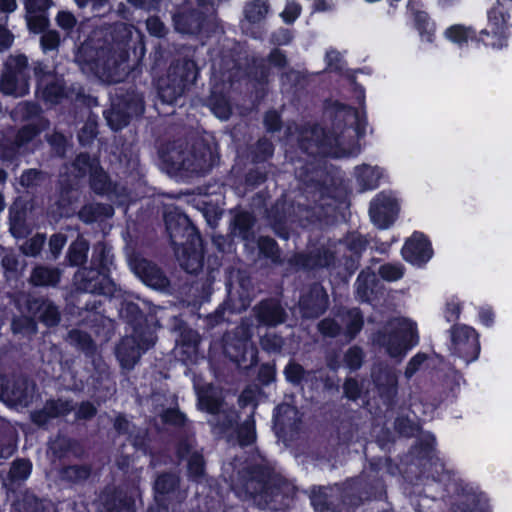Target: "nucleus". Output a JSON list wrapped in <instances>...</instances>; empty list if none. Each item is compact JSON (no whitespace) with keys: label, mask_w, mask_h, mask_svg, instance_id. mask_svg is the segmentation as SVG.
Segmentation results:
<instances>
[{"label":"nucleus","mask_w":512,"mask_h":512,"mask_svg":"<svg viewBox=\"0 0 512 512\" xmlns=\"http://www.w3.org/2000/svg\"><path fill=\"white\" fill-rule=\"evenodd\" d=\"M173 329L179 332L176 339L177 345L185 348L187 351H197L201 337L196 330L189 327L180 317H174Z\"/></svg>","instance_id":"obj_36"},{"label":"nucleus","mask_w":512,"mask_h":512,"mask_svg":"<svg viewBox=\"0 0 512 512\" xmlns=\"http://www.w3.org/2000/svg\"><path fill=\"white\" fill-rule=\"evenodd\" d=\"M434 255L429 237L421 231H414L401 248V256L407 263L418 268L424 267Z\"/></svg>","instance_id":"obj_21"},{"label":"nucleus","mask_w":512,"mask_h":512,"mask_svg":"<svg viewBox=\"0 0 512 512\" xmlns=\"http://www.w3.org/2000/svg\"><path fill=\"white\" fill-rule=\"evenodd\" d=\"M18 433L16 428L0 416V459H7L17 449Z\"/></svg>","instance_id":"obj_37"},{"label":"nucleus","mask_w":512,"mask_h":512,"mask_svg":"<svg viewBox=\"0 0 512 512\" xmlns=\"http://www.w3.org/2000/svg\"><path fill=\"white\" fill-rule=\"evenodd\" d=\"M35 384L26 378L15 380L12 384L11 399L19 404L27 406L34 397Z\"/></svg>","instance_id":"obj_48"},{"label":"nucleus","mask_w":512,"mask_h":512,"mask_svg":"<svg viewBox=\"0 0 512 512\" xmlns=\"http://www.w3.org/2000/svg\"><path fill=\"white\" fill-rule=\"evenodd\" d=\"M355 177L362 191L374 190L380 184L381 173L377 167L362 164L355 168Z\"/></svg>","instance_id":"obj_45"},{"label":"nucleus","mask_w":512,"mask_h":512,"mask_svg":"<svg viewBox=\"0 0 512 512\" xmlns=\"http://www.w3.org/2000/svg\"><path fill=\"white\" fill-rule=\"evenodd\" d=\"M49 125L45 117H40L32 123H28L19 128L15 135V144L18 147L25 146L38 137Z\"/></svg>","instance_id":"obj_43"},{"label":"nucleus","mask_w":512,"mask_h":512,"mask_svg":"<svg viewBox=\"0 0 512 512\" xmlns=\"http://www.w3.org/2000/svg\"><path fill=\"white\" fill-rule=\"evenodd\" d=\"M255 216L249 211L236 213L231 222V232L240 237L243 241L252 242L255 240L254 226Z\"/></svg>","instance_id":"obj_33"},{"label":"nucleus","mask_w":512,"mask_h":512,"mask_svg":"<svg viewBox=\"0 0 512 512\" xmlns=\"http://www.w3.org/2000/svg\"><path fill=\"white\" fill-rule=\"evenodd\" d=\"M120 313L132 333L123 337L116 345L115 355L123 369L131 370L142 353L154 345V330L148 316L137 303H125Z\"/></svg>","instance_id":"obj_5"},{"label":"nucleus","mask_w":512,"mask_h":512,"mask_svg":"<svg viewBox=\"0 0 512 512\" xmlns=\"http://www.w3.org/2000/svg\"><path fill=\"white\" fill-rule=\"evenodd\" d=\"M378 279L370 269H363L355 281V294L361 302H370L375 296Z\"/></svg>","instance_id":"obj_34"},{"label":"nucleus","mask_w":512,"mask_h":512,"mask_svg":"<svg viewBox=\"0 0 512 512\" xmlns=\"http://www.w3.org/2000/svg\"><path fill=\"white\" fill-rule=\"evenodd\" d=\"M275 147L273 143L263 137L257 140L252 151H251V160L254 164H260L268 161L274 155Z\"/></svg>","instance_id":"obj_60"},{"label":"nucleus","mask_w":512,"mask_h":512,"mask_svg":"<svg viewBox=\"0 0 512 512\" xmlns=\"http://www.w3.org/2000/svg\"><path fill=\"white\" fill-rule=\"evenodd\" d=\"M113 260L114 255L112 253L111 247H109L104 242H99L94 247L90 266L111 275V266L113 265Z\"/></svg>","instance_id":"obj_47"},{"label":"nucleus","mask_w":512,"mask_h":512,"mask_svg":"<svg viewBox=\"0 0 512 512\" xmlns=\"http://www.w3.org/2000/svg\"><path fill=\"white\" fill-rule=\"evenodd\" d=\"M329 297L319 282L309 285L306 292L302 293L299 299V308L302 316L307 319H315L323 315L328 309Z\"/></svg>","instance_id":"obj_24"},{"label":"nucleus","mask_w":512,"mask_h":512,"mask_svg":"<svg viewBox=\"0 0 512 512\" xmlns=\"http://www.w3.org/2000/svg\"><path fill=\"white\" fill-rule=\"evenodd\" d=\"M343 320L345 322L344 335L349 341L354 340L364 325V317L361 310L359 308L349 309Z\"/></svg>","instance_id":"obj_57"},{"label":"nucleus","mask_w":512,"mask_h":512,"mask_svg":"<svg viewBox=\"0 0 512 512\" xmlns=\"http://www.w3.org/2000/svg\"><path fill=\"white\" fill-rule=\"evenodd\" d=\"M382 471H385L390 476L402 474L406 480L410 482L415 481V478H411L413 477L414 471L409 468L408 461L404 463L401 460V464H399L394 462L390 456L372 457L369 460L368 468L360 476L356 477L357 480L365 483V485L374 484L376 480L382 482L384 492L380 497H371L370 500H383L387 496L386 484L380 474Z\"/></svg>","instance_id":"obj_12"},{"label":"nucleus","mask_w":512,"mask_h":512,"mask_svg":"<svg viewBox=\"0 0 512 512\" xmlns=\"http://www.w3.org/2000/svg\"><path fill=\"white\" fill-rule=\"evenodd\" d=\"M30 75L5 70L0 77V91L4 95L23 97L29 93Z\"/></svg>","instance_id":"obj_30"},{"label":"nucleus","mask_w":512,"mask_h":512,"mask_svg":"<svg viewBox=\"0 0 512 512\" xmlns=\"http://www.w3.org/2000/svg\"><path fill=\"white\" fill-rule=\"evenodd\" d=\"M353 255L363 256L369 246V239L358 231H348L339 241Z\"/></svg>","instance_id":"obj_50"},{"label":"nucleus","mask_w":512,"mask_h":512,"mask_svg":"<svg viewBox=\"0 0 512 512\" xmlns=\"http://www.w3.org/2000/svg\"><path fill=\"white\" fill-rule=\"evenodd\" d=\"M27 211L24 206H11L9 209V231L13 237L22 239L30 234L27 224Z\"/></svg>","instance_id":"obj_40"},{"label":"nucleus","mask_w":512,"mask_h":512,"mask_svg":"<svg viewBox=\"0 0 512 512\" xmlns=\"http://www.w3.org/2000/svg\"><path fill=\"white\" fill-rule=\"evenodd\" d=\"M101 512H136L134 496L121 487L106 488L100 496Z\"/></svg>","instance_id":"obj_26"},{"label":"nucleus","mask_w":512,"mask_h":512,"mask_svg":"<svg viewBox=\"0 0 512 512\" xmlns=\"http://www.w3.org/2000/svg\"><path fill=\"white\" fill-rule=\"evenodd\" d=\"M199 76V67L195 60L179 58L174 60L168 70L166 79L158 88V95L163 103L174 104L195 83Z\"/></svg>","instance_id":"obj_10"},{"label":"nucleus","mask_w":512,"mask_h":512,"mask_svg":"<svg viewBox=\"0 0 512 512\" xmlns=\"http://www.w3.org/2000/svg\"><path fill=\"white\" fill-rule=\"evenodd\" d=\"M33 470V463L29 458H16L12 461L8 472V478L12 483L26 481Z\"/></svg>","instance_id":"obj_56"},{"label":"nucleus","mask_w":512,"mask_h":512,"mask_svg":"<svg viewBox=\"0 0 512 512\" xmlns=\"http://www.w3.org/2000/svg\"><path fill=\"white\" fill-rule=\"evenodd\" d=\"M414 24L416 30L419 32V35L423 40L429 43L434 42L436 25L430 19V16L427 12L417 11L414 16Z\"/></svg>","instance_id":"obj_58"},{"label":"nucleus","mask_w":512,"mask_h":512,"mask_svg":"<svg viewBox=\"0 0 512 512\" xmlns=\"http://www.w3.org/2000/svg\"><path fill=\"white\" fill-rule=\"evenodd\" d=\"M223 354L238 368L249 369L258 363V349L249 336L226 333L222 338Z\"/></svg>","instance_id":"obj_13"},{"label":"nucleus","mask_w":512,"mask_h":512,"mask_svg":"<svg viewBox=\"0 0 512 512\" xmlns=\"http://www.w3.org/2000/svg\"><path fill=\"white\" fill-rule=\"evenodd\" d=\"M116 102L132 119L142 117L145 112L144 96L135 89H127L117 94Z\"/></svg>","instance_id":"obj_32"},{"label":"nucleus","mask_w":512,"mask_h":512,"mask_svg":"<svg viewBox=\"0 0 512 512\" xmlns=\"http://www.w3.org/2000/svg\"><path fill=\"white\" fill-rule=\"evenodd\" d=\"M364 357L365 354L363 349L358 345H353L345 351L343 355V364L350 371L354 372L362 367Z\"/></svg>","instance_id":"obj_64"},{"label":"nucleus","mask_w":512,"mask_h":512,"mask_svg":"<svg viewBox=\"0 0 512 512\" xmlns=\"http://www.w3.org/2000/svg\"><path fill=\"white\" fill-rule=\"evenodd\" d=\"M257 248L261 258L269 260L276 266L284 264L282 250L274 238L270 236H259L257 239Z\"/></svg>","instance_id":"obj_41"},{"label":"nucleus","mask_w":512,"mask_h":512,"mask_svg":"<svg viewBox=\"0 0 512 512\" xmlns=\"http://www.w3.org/2000/svg\"><path fill=\"white\" fill-rule=\"evenodd\" d=\"M154 504L146 512H169L174 509L173 501L181 503L184 496L180 491V478L173 472L160 473L154 482Z\"/></svg>","instance_id":"obj_15"},{"label":"nucleus","mask_w":512,"mask_h":512,"mask_svg":"<svg viewBox=\"0 0 512 512\" xmlns=\"http://www.w3.org/2000/svg\"><path fill=\"white\" fill-rule=\"evenodd\" d=\"M32 71L35 79V98L46 107L53 108L64 102L77 103L84 100L83 86L78 83L67 85L64 76L45 61H33Z\"/></svg>","instance_id":"obj_6"},{"label":"nucleus","mask_w":512,"mask_h":512,"mask_svg":"<svg viewBox=\"0 0 512 512\" xmlns=\"http://www.w3.org/2000/svg\"><path fill=\"white\" fill-rule=\"evenodd\" d=\"M494 12L487 16V27L477 31L473 26L453 24L444 30V37L458 47H464L469 41L477 46L483 45L493 50L506 49L509 46L510 37L504 33L494 21Z\"/></svg>","instance_id":"obj_9"},{"label":"nucleus","mask_w":512,"mask_h":512,"mask_svg":"<svg viewBox=\"0 0 512 512\" xmlns=\"http://www.w3.org/2000/svg\"><path fill=\"white\" fill-rule=\"evenodd\" d=\"M511 6L512 0H495L493 5L487 10V15L490 12H494L496 19L494 21L499 25V28L504 31L509 37H511L512 24L511 19Z\"/></svg>","instance_id":"obj_44"},{"label":"nucleus","mask_w":512,"mask_h":512,"mask_svg":"<svg viewBox=\"0 0 512 512\" xmlns=\"http://www.w3.org/2000/svg\"><path fill=\"white\" fill-rule=\"evenodd\" d=\"M31 283L37 287H54L61 279V272L58 268L37 266L31 273Z\"/></svg>","instance_id":"obj_46"},{"label":"nucleus","mask_w":512,"mask_h":512,"mask_svg":"<svg viewBox=\"0 0 512 512\" xmlns=\"http://www.w3.org/2000/svg\"><path fill=\"white\" fill-rule=\"evenodd\" d=\"M238 445L241 448L250 447L257 440L256 423L251 415L247 417L241 424H238L234 430Z\"/></svg>","instance_id":"obj_49"},{"label":"nucleus","mask_w":512,"mask_h":512,"mask_svg":"<svg viewBox=\"0 0 512 512\" xmlns=\"http://www.w3.org/2000/svg\"><path fill=\"white\" fill-rule=\"evenodd\" d=\"M373 341L385 348L391 358L401 361L419 343L417 324L410 320H403L389 331H377Z\"/></svg>","instance_id":"obj_11"},{"label":"nucleus","mask_w":512,"mask_h":512,"mask_svg":"<svg viewBox=\"0 0 512 512\" xmlns=\"http://www.w3.org/2000/svg\"><path fill=\"white\" fill-rule=\"evenodd\" d=\"M164 222L170 243L177 252L188 240L200 241L199 229L181 208L175 206L165 212Z\"/></svg>","instance_id":"obj_14"},{"label":"nucleus","mask_w":512,"mask_h":512,"mask_svg":"<svg viewBox=\"0 0 512 512\" xmlns=\"http://www.w3.org/2000/svg\"><path fill=\"white\" fill-rule=\"evenodd\" d=\"M69 343L86 355H93L96 351V345L91 335L80 329H72L68 332Z\"/></svg>","instance_id":"obj_55"},{"label":"nucleus","mask_w":512,"mask_h":512,"mask_svg":"<svg viewBox=\"0 0 512 512\" xmlns=\"http://www.w3.org/2000/svg\"><path fill=\"white\" fill-rule=\"evenodd\" d=\"M49 449L54 458L59 461L74 458L82 459L85 456V449L81 442L75 438L58 435L50 443Z\"/></svg>","instance_id":"obj_28"},{"label":"nucleus","mask_w":512,"mask_h":512,"mask_svg":"<svg viewBox=\"0 0 512 512\" xmlns=\"http://www.w3.org/2000/svg\"><path fill=\"white\" fill-rule=\"evenodd\" d=\"M88 183L90 189L99 196H109L117 192V183L112 180L101 163L88 177Z\"/></svg>","instance_id":"obj_31"},{"label":"nucleus","mask_w":512,"mask_h":512,"mask_svg":"<svg viewBox=\"0 0 512 512\" xmlns=\"http://www.w3.org/2000/svg\"><path fill=\"white\" fill-rule=\"evenodd\" d=\"M451 349L466 364L478 359L481 346L478 332L471 326L454 324L450 329Z\"/></svg>","instance_id":"obj_16"},{"label":"nucleus","mask_w":512,"mask_h":512,"mask_svg":"<svg viewBox=\"0 0 512 512\" xmlns=\"http://www.w3.org/2000/svg\"><path fill=\"white\" fill-rule=\"evenodd\" d=\"M107 125L111 130L118 132L128 126L132 117L117 102L113 103L107 111L104 112Z\"/></svg>","instance_id":"obj_52"},{"label":"nucleus","mask_w":512,"mask_h":512,"mask_svg":"<svg viewBox=\"0 0 512 512\" xmlns=\"http://www.w3.org/2000/svg\"><path fill=\"white\" fill-rule=\"evenodd\" d=\"M310 373L293 359L288 361L283 370L285 380L294 387L303 386L304 383H307Z\"/></svg>","instance_id":"obj_54"},{"label":"nucleus","mask_w":512,"mask_h":512,"mask_svg":"<svg viewBox=\"0 0 512 512\" xmlns=\"http://www.w3.org/2000/svg\"><path fill=\"white\" fill-rule=\"evenodd\" d=\"M361 110L331 98L325 99L320 121L310 127L317 147L331 149L341 145L344 133L352 128L358 139L366 135L368 125L364 96Z\"/></svg>","instance_id":"obj_1"},{"label":"nucleus","mask_w":512,"mask_h":512,"mask_svg":"<svg viewBox=\"0 0 512 512\" xmlns=\"http://www.w3.org/2000/svg\"><path fill=\"white\" fill-rule=\"evenodd\" d=\"M179 252L180 255L178 256V259L185 272L197 275L202 271L205 258L202 236H200V241L188 240L185 245L180 246L178 252L176 251L177 254Z\"/></svg>","instance_id":"obj_27"},{"label":"nucleus","mask_w":512,"mask_h":512,"mask_svg":"<svg viewBox=\"0 0 512 512\" xmlns=\"http://www.w3.org/2000/svg\"><path fill=\"white\" fill-rule=\"evenodd\" d=\"M269 11L266 0H253L245 6V17L250 23H257L264 19Z\"/></svg>","instance_id":"obj_62"},{"label":"nucleus","mask_w":512,"mask_h":512,"mask_svg":"<svg viewBox=\"0 0 512 512\" xmlns=\"http://www.w3.org/2000/svg\"><path fill=\"white\" fill-rule=\"evenodd\" d=\"M14 508L17 512H55V506L51 500L39 498L28 491L14 503Z\"/></svg>","instance_id":"obj_35"},{"label":"nucleus","mask_w":512,"mask_h":512,"mask_svg":"<svg viewBox=\"0 0 512 512\" xmlns=\"http://www.w3.org/2000/svg\"><path fill=\"white\" fill-rule=\"evenodd\" d=\"M207 105L215 116L226 120L231 115V106L228 97L222 91L212 90L207 98Z\"/></svg>","instance_id":"obj_51"},{"label":"nucleus","mask_w":512,"mask_h":512,"mask_svg":"<svg viewBox=\"0 0 512 512\" xmlns=\"http://www.w3.org/2000/svg\"><path fill=\"white\" fill-rule=\"evenodd\" d=\"M206 474V462L200 452H193L187 459V476L190 481L200 483Z\"/></svg>","instance_id":"obj_59"},{"label":"nucleus","mask_w":512,"mask_h":512,"mask_svg":"<svg viewBox=\"0 0 512 512\" xmlns=\"http://www.w3.org/2000/svg\"><path fill=\"white\" fill-rule=\"evenodd\" d=\"M74 283L77 290L93 295L111 297L116 291L111 275L91 266L80 268L74 275Z\"/></svg>","instance_id":"obj_18"},{"label":"nucleus","mask_w":512,"mask_h":512,"mask_svg":"<svg viewBox=\"0 0 512 512\" xmlns=\"http://www.w3.org/2000/svg\"><path fill=\"white\" fill-rule=\"evenodd\" d=\"M399 212L397 199L383 192L373 198L369 207L371 221L380 230L390 228L398 219Z\"/></svg>","instance_id":"obj_22"},{"label":"nucleus","mask_w":512,"mask_h":512,"mask_svg":"<svg viewBox=\"0 0 512 512\" xmlns=\"http://www.w3.org/2000/svg\"><path fill=\"white\" fill-rule=\"evenodd\" d=\"M252 312L259 327L275 328L287 320V312L281 300L274 297H267L260 300Z\"/></svg>","instance_id":"obj_23"},{"label":"nucleus","mask_w":512,"mask_h":512,"mask_svg":"<svg viewBox=\"0 0 512 512\" xmlns=\"http://www.w3.org/2000/svg\"><path fill=\"white\" fill-rule=\"evenodd\" d=\"M384 492L381 481L365 486L356 477L345 482L327 486H312L309 499L316 512H334L340 505L358 507L371 497H380Z\"/></svg>","instance_id":"obj_4"},{"label":"nucleus","mask_w":512,"mask_h":512,"mask_svg":"<svg viewBox=\"0 0 512 512\" xmlns=\"http://www.w3.org/2000/svg\"><path fill=\"white\" fill-rule=\"evenodd\" d=\"M436 437L431 432L423 433L410 447L406 456L409 468L414 471L415 482L423 478H432L438 483L450 482L455 473L446 468L445 463L438 457Z\"/></svg>","instance_id":"obj_7"},{"label":"nucleus","mask_w":512,"mask_h":512,"mask_svg":"<svg viewBox=\"0 0 512 512\" xmlns=\"http://www.w3.org/2000/svg\"><path fill=\"white\" fill-rule=\"evenodd\" d=\"M92 468L89 464L64 465L58 470V477L61 482L68 485H81L89 479Z\"/></svg>","instance_id":"obj_38"},{"label":"nucleus","mask_w":512,"mask_h":512,"mask_svg":"<svg viewBox=\"0 0 512 512\" xmlns=\"http://www.w3.org/2000/svg\"><path fill=\"white\" fill-rule=\"evenodd\" d=\"M158 153L162 170L181 179L205 175L219 161V154L203 138L193 140L190 148L184 140L169 141Z\"/></svg>","instance_id":"obj_3"},{"label":"nucleus","mask_w":512,"mask_h":512,"mask_svg":"<svg viewBox=\"0 0 512 512\" xmlns=\"http://www.w3.org/2000/svg\"><path fill=\"white\" fill-rule=\"evenodd\" d=\"M268 179V171L264 167L250 168L244 175V187L246 191H253L264 184Z\"/></svg>","instance_id":"obj_61"},{"label":"nucleus","mask_w":512,"mask_h":512,"mask_svg":"<svg viewBox=\"0 0 512 512\" xmlns=\"http://www.w3.org/2000/svg\"><path fill=\"white\" fill-rule=\"evenodd\" d=\"M175 30L181 34L210 37L215 25L208 15L198 8H184L173 15Z\"/></svg>","instance_id":"obj_17"},{"label":"nucleus","mask_w":512,"mask_h":512,"mask_svg":"<svg viewBox=\"0 0 512 512\" xmlns=\"http://www.w3.org/2000/svg\"><path fill=\"white\" fill-rule=\"evenodd\" d=\"M44 410L48 413L51 419L58 418L60 416H67L73 410L71 400L61 399H49L43 406Z\"/></svg>","instance_id":"obj_63"},{"label":"nucleus","mask_w":512,"mask_h":512,"mask_svg":"<svg viewBox=\"0 0 512 512\" xmlns=\"http://www.w3.org/2000/svg\"><path fill=\"white\" fill-rule=\"evenodd\" d=\"M111 36L113 43L110 47L81 45L76 54L77 61L91 70H106L111 65L127 62L130 58L131 30L124 23L116 24Z\"/></svg>","instance_id":"obj_8"},{"label":"nucleus","mask_w":512,"mask_h":512,"mask_svg":"<svg viewBox=\"0 0 512 512\" xmlns=\"http://www.w3.org/2000/svg\"><path fill=\"white\" fill-rule=\"evenodd\" d=\"M112 208L103 203H87L78 211V218L85 224H93L103 216H109Z\"/></svg>","instance_id":"obj_53"},{"label":"nucleus","mask_w":512,"mask_h":512,"mask_svg":"<svg viewBox=\"0 0 512 512\" xmlns=\"http://www.w3.org/2000/svg\"><path fill=\"white\" fill-rule=\"evenodd\" d=\"M133 271L148 287L155 290H165L170 286V280L156 263L146 258L135 259Z\"/></svg>","instance_id":"obj_25"},{"label":"nucleus","mask_w":512,"mask_h":512,"mask_svg":"<svg viewBox=\"0 0 512 512\" xmlns=\"http://www.w3.org/2000/svg\"><path fill=\"white\" fill-rule=\"evenodd\" d=\"M90 244L83 236H77L68 247L65 261L68 266L79 267L87 262Z\"/></svg>","instance_id":"obj_39"},{"label":"nucleus","mask_w":512,"mask_h":512,"mask_svg":"<svg viewBox=\"0 0 512 512\" xmlns=\"http://www.w3.org/2000/svg\"><path fill=\"white\" fill-rule=\"evenodd\" d=\"M100 163L99 156L91 155L88 152H80L73 159L71 167L75 178L84 179L89 177Z\"/></svg>","instance_id":"obj_42"},{"label":"nucleus","mask_w":512,"mask_h":512,"mask_svg":"<svg viewBox=\"0 0 512 512\" xmlns=\"http://www.w3.org/2000/svg\"><path fill=\"white\" fill-rule=\"evenodd\" d=\"M375 390L387 407L396 404L398 395V374L394 367L388 364H379L373 368L371 373Z\"/></svg>","instance_id":"obj_20"},{"label":"nucleus","mask_w":512,"mask_h":512,"mask_svg":"<svg viewBox=\"0 0 512 512\" xmlns=\"http://www.w3.org/2000/svg\"><path fill=\"white\" fill-rule=\"evenodd\" d=\"M335 262L336 252L326 245L314 247L306 252H295L288 260L291 267L304 271L329 269Z\"/></svg>","instance_id":"obj_19"},{"label":"nucleus","mask_w":512,"mask_h":512,"mask_svg":"<svg viewBox=\"0 0 512 512\" xmlns=\"http://www.w3.org/2000/svg\"><path fill=\"white\" fill-rule=\"evenodd\" d=\"M241 478L245 492L259 507L285 511L294 502L295 486L268 464L247 465L241 471Z\"/></svg>","instance_id":"obj_2"},{"label":"nucleus","mask_w":512,"mask_h":512,"mask_svg":"<svg viewBox=\"0 0 512 512\" xmlns=\"http://www.w3.org/2000/svg\"><path fill=\"white\" fill-rule=\"evenodd\" d=\"M28 309L47 327H55L61 320L58 307L48 299L34 298L28 303Z\"/></svg>","instance_id":"obj_29"}]
</instances>
